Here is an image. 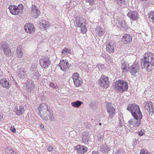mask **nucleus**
<instances>
[{
    "instance_id": "1",
    "label": "nucleus",
    "mask_w": 154,
    "mask_h": 154,
    "mask_svg": "<svg viewBox=\"0 0 154 154\" xmlns=\"http://www.w3.org/2000/svg\"><path fill=\"white\" fill-rule=\"evenodd\" d=\"M38 110L39 114L43 119L47 121L48 120L49 118L51 121L54 120L53 112L47 104L43 103L40 104L38 107Z\"/></svg>"
},
{
    "instance_id": "2",
    "label": "nucleus",
    "mask_w": 154,
    "mask_h": 154,
    "mask_svg": "<svg viewBox=\"0 0 154 154\" xmlns=\"http://www.w3.org/2000/svg\"><path fill=\"white\" fill-rule=\"evenodd\" d=\"M145 57L141 59V65L142 69L145 68L148 72L152 71L154 66V59L151 54H145Z\"/></svg>"
},
{
    "instance_id": "3",
    "label": "nucleus",
    "mask_w": 154,
    "mask_h": 154,
    "mask_svg": "<svg viewBox=\"0 0 154 154\" xmlns=\"http://www.w3.org/2000/svg\"><path fill=\"white\" fill-rule=\"evenodd\" d=\"M113 88L118 93H122L127 90L128 85V83L124 80H119L115 82Z\"/></svg>"
},
{
    "instance_id": "4",
    "label": "nucleus",
    "mask_w": 154,
    "mask_h": 154,
    "mask_svg": "<svg viewBox=\"0 0 154 154\" xmlns=\"http://www.w3.org/2000/svg\"><path fill=\"white\" fill-rule=\"evenodd\" d=\"M134 119H130L128 124L131 127H137L139 126L141 123V120L143 117L142 113H140L139 115L133 116Z\"/></svg>"
},
{
    "instance_id": "5",
    "label": "nucleus",
    "mask_w": 154,
    "mask_h": 154,
    "mask_svg": "<svg viewBox=\"0 0 154 154\" xmlns=\"http://www.w3.org/2000/svg\"><path fill=\"white\" fill-rule=\"evenodd\" d=\"M127 109L131 113L133 116H135L139 115L140 113H142L139 107L136 104H129L127 106Z\"/></svg>"
},
{
    "instance_id": "6",
    "label": "nucleus",
    "mask_w": 154,
    "mask_h": 154,
    "mask_svg": "<svg viewBox=\"0 0 154 154\" xmlns=\"http://www.w3.org/2000/svg\"><path fill=\"white\" fill-rule=\"evenodd\" d=\"M75 24L76 26L81 27V31L83 33L86 31L87 28L85 27V20L83 18L76 17L75 21Z\"/></svg>"
},
{
    "instance_id": "7",
    "label": "nucleus",
    "mask_w": 154,
    "mask_h": 154,
    "mask_svg": "<svg viewBox=\"0 0 154 154\" xmlns=\"http://www.w3.org/2000/svg\"><path fill=\"white\" fill-rule=\"evenodd\" d=\"M23 6L22 5H19L18 6L15 5H10L8 9L10 13L13 15H17L20 12L22 11Z\"/></svg>"
},
{
    "instance_id": "8",
    "label": "nucleus",
    "mask_w": 154,
    "mask_h": 154,
    "mask_svg": "<svg viewBox=\"0 0 154 154\" xmlns=\"http://www.w3.org/2000/svg\"><path fill=\"white\" fill-rule=\"evenodd\" d=\"M99 84L101 87L106 88L109 86V82L107 77L102 76L98 80Z\"/></svg>"
},
{
    "instance_id": "9",
    "label": "nucleus",
    "mask_w": 154,
    "mask_h": 154,
    "mask_svg": "<svg viewBox=\"0 0 154 154\" xmlns=\"http://www.w3.org/2000/svg\"><path fill=\"white\" fill-rule=\"evenodd\" d=\"M114 105L111 103H108L106 105V108L109 115L108 119H111L115 113V110Z\"/></svg>"
},
{
    "instance_id": "10",
    "label": "nucleus",
    "mask_w": 154,
    "mask_h": 154,
    "mask_svg": "<svg viewBox=\"0 0 154 154\" xmlns=\"http://www.w3.org/2000/svg\"><path fill=\"white\" fill-rule=\"evenodd\" d=\"M144 108L150 115H152L154 113V107L152 103L150 101L144 103Z\"/></svg>"
},
{
    "instance_id": "11",
    "label": "nucleus",
    "mask_w": 154,
    "mask_h": 154,
    "mask_svg": "<svg viewBox=\"0 0 154 154\" xmlns=\"http://www.w3.org/2000/svg\"><path fill=\"white\" fill-rule=\"evenodd\" d=\"M2 48L3 50L5 55L8 56H11L12 55L11 52L8 44L5 42H2L1 44Z\"/></svg>"
},
{
    "instance_id": "12",
    "label": "nucleus",
    "mask_w": 154,
    "mask_h": 154,
    "mask_svg": "<svg viewBox=\"0 0 154 154\" xmlns=\"http://www.w3.org/2000/svg\"><path fill=\"white\" fill-rule=\"evenodd\" d=\"M72 78L75 86L78 87L82 85V80L79 78V74L78 73L76 72L74 73L72 76Z\"/></svg>"
},
{
    "instance_id": "13",
    "label": "nucleus",
    "mask_w": 154,
    "mask_h": 154,
    "mask_svg": "<svg viewBox=\"0 0 154 154\" xmlns=\"http://www.w3.org/2000/svg\"><path fill=\"white\" fill-rule=\"evenodd\" d=\"M139 66L137 63H134L129 68V71L132 75L135 76L139 71Z\"/></svg>"
},
{
    "instance_id": "14",
    "label": "nucleus",
    "mask_w": 154,
    "mask_h": 154,
    "mask_svg": "<svg viewBox=\"0 0 154 154\" xmlns=\"http://www.w3.org/2000/svg\"><path fill=\"white\" fill-rule=\"evenodd\" d=\"M24 29L25 31L27 33H32L35 30L34 26L33 24L30 23H28L25 25Z\"/></svg>"
},
{
    "instance_id": "15",
    "label": "nucleus",
    "mask_w": 154,
    "mask_h": 154,
    "mask_svg": "<svg viewBox=\"0 0 154 154\" xmlns=\"http://www.w3.org/2000/svg\"><path fill=\"white\" fill-rule=\"evenodd\" d=\"M61 69L63 71H66L69 67V64L66 60H61L59 64Z\"/></svg>"
},
{
    "instance_id": "16",
    "label": "nucleus",
    "mask_w": 154,
    "mask_h": 154,
    "mask_svg": "<svg viewBox=\"0 0 154 154\" xmlns=\"http://www.w3.org/2000/svg\"><path fill=\"white\" fill-rule=\"evenodd\" d=\"M39 63L41 66L45 69L48 68L50 64V61L49 59L44 58L41 59L39 60Z\"/></svg>"
},
{
    "instance_id": "17",
    "label": "nucleus",
    "mask_w": 154,
    "mask_h": 154,
    "mask_svg": "<svg viewBox=\"0 0 154 154\" xmlns=\"http://www.w3.org/2000/svg\"><path fill=\"white\" fill-rule=\"evenodd\" d=\"M127 16L132 20H136L139 17L138 14L135 11H129L127 14Z\"/></svg>"
},
{
    "instance_id": "18",
    "label": "nucleus",
    "mask_w": 154,
    "mask_h": 154,
    "mask_svg": "<svg viewBox=\"0 0 154 154\" xmlns=\"http://www.w3.org/2000/svg\"><path fill=\"white\" fill-rule=\"evenodd\" d=\"M31 14L32 16L35 18H37L40 14L39 10L34 5L32 6Z\"/></svg>"
},
{
    "instance_id": "19",
    "label": "nucleus",
    "mask_w": 154,
    "mask_h": 154,
    "mask_svg": "<svg viewBox=\"0 0 154 154\" xmlns=\"http://www.w3.org/2000/svg\"><path fill=\"white\" fill-rule=\"evenodd\" d=\"M76 150L77 152L80 154H83L87 151V148L85 146H81L80 145H77L76 146Z\"/></svg>"
},
{
    "instance_id": "20",
    "label": "nucleus",
    "mask_w": 154,
    "mask_h": 154,
    "mask_svg": "<svg viewBox=\"0 0 154 154\" xmlns=\"http://www.w3.org/2000/svg\"><path fill=\"white\" fill-rule=\"evenodd\" d=\"M27 71L23 68H21L18 70V76L19 78L22 79H24L26 76V74Z\"/></svg>"
},
{
    "instance_id": "21",
    "label": "nucleus",
    "mask_w": 154,
    "mask_h": 154,
    "mask_svg": "<svg viewBox=\"0 0 154 154\" xmlns=\"http://www.w3.org/2000/svg\"><path fill=\"white\" fill-rule=\"evenodd\" d=\"M122 39L124 43L127 44L131 42L132 38L130 35L125 34L123 36Z\"/></svg>"
},
{
    "instance_id": "22",
    "label": "nucleus",
    "mask_w": 154,
    "mask_h": 154,
    "mask_svg": "<svg viewBox=\"0 0 154 154\" xmlns=\"http://www.w3.org/2000/svg\"><path fill=\"white\" fill-rule=\"evenodd\" d=\"M119 5V8H122L127 6V2L125 0H115Z\"/></svg>"
},
{
    "instance_id": "23",
    "label": "nucleus",
    "mask_w": 154,
    "mask_h": 154,
    "mask_svg": "<svg viewBox=\"0 0 154 154\" xmlns=\"http://www.w3.org/2000/svg\"><path fill=\"white\" fill-rule=\"evenodd\" d=\"M121 68L123 72L125 73L128 71L129 69L128 67V64L126 62L122 61Z\"/></svg>"
},
{
    "instance_id": "24",
    "label": "nucleus",
    "mask_w": 154,
    "mask_h": 154,
    "mask_svg": "<svg viewBox=\"0 0 154 154\" xmlns=\"http://www.w3.org/2000/svg\"><path fill=\"white\" fill-rule=\"evenodd\" d=\"M100 151L103 153H107L109 150V146L106 144H102L100 147Z\"/></svg>"
},
{
    "instance_id": "25",
    "label": "nucleus",
    "mask_w": 154,
    "mask_h": 154,
    "mask_svg": "<svg viewBox=\"0 0 154 154\" xmlns=\"http://www.w3.org/2000/svg\"><path fill=\"white\" fill-rule=\"evenodd\" d=\"M106 50L109 53H112L114 51V45L112 43H108L106 45Z\"/></svg>"
},
{
    "instance_id": "26",
    "label": "nucleus",
    "mask_w": 154,
    "mask_h": 154,
    "mask_svg": "<svg viewBox=\"0 0 154 154\" xmlns=\"http://www.w3.org/2000/svg\"><path fill=\"white\" fill-rule=\"evenodd\" d=\"M0 85L3 87L8 88H9V82L6 79H2L0 80Z\"/></svg>"
},
{
    "instance_id": "27",
    "label": "nucleus",
    "mask_w": 154,
    "mask_h": 154,
    "mask_svg": "<svg viewBox=\"0 0 154 154\" xmlns=\"http://www.w3.org/2000/svg\"><path fill=\"white\" fill-rule=\"evenodd\" d=\"M22 48V46L20 45H19L18 46L17 49V56L20 58H21L23 55Z\"/></svg>"
},
{
    "instance_id": "28",
    "label": "nucleus",
    "mask_w": 154,
    "mask_h": 154,
    "mask_svg": "<svg viewBox=\"0 0 154 154\" xmlns=\"http://www.w3.org/2000/svg\"><path fill=\"white\" fill-rule=\"evenodd\" d=\"M40 24V28L44 29L45 30H46L47 28L50 26L49 24L47 23L45 20H42Z\"/></svg>"
},
{
    "instance_id": "29",
    "label": "nucleus",
    "mask_w": 154,
    "mask_h": 154,
    "mask_svg": "<svg viewBox=\"0 0 154 154\" xmlns=\"http://www.w3.org/2000/svg\"><path fill=\"white\" fill-rule=\"evenodd\" d=\"M16 110V114L18 115H20L24 112V109L23 107L22 106H19V107L15 108Z\"/></svg>"
},
{
    "instance_id": "30",
    "label": "nucleus",
    "mask_w": 154,
    "mask_h": 154,
    "mask_svg": "<svg viewBox=\"0 0 154 154\" xmlns=\"http://www.w3.org/2000/svg\"><path fill=\"white\" fill-rule=\"evenodd\" d=\"M97 35L100 36L104 34V31L103 29L97 28L95 30Z\"/></svg>"
},
{
    "instance_id": "31",
    "label": "nucleus",
    "mask_w": 154,
    "mask_h": 154,
    "mask_svg": "<svg viewBox=\"0 0 154 154\" xmlns=\"http://www.w3.org/2000/svg\"><path fill=\"white\" fill-rule=\"evenodd\" d=\"M83 103V102L81 101L78 100L71 103V105L74 107L78 108Z\"/></svg>"
},
{
    "instance_id": "32",
    "label": "nucleus",
    "mask_w": 154,
    "mask_h": 154,
    "mask_svg": "<svg viewBox=\"0 0 154 154\" xmlns=\"http://www.w3.org/2000/svg\"><path fill=\"white\" fill-rule=\"evenodd\" d=\"M118 23L124 29L126 30L127 29V25L125 21L122 20H119L118 21Z\"/></svg>"
},
{
    "instance_id": "33",
    "label": "nucleus",
    "mask_w": 154,
    "mask_h": 154,
    "mask_svg": "<svg viewBox=\"0 0 154 154\" xmlns=\"http://www.w3.org/2000/svg\"><path fill=\"white\" fill-rule=\"evenodd\" d=\"M72 51L69 48H65L62 51V54H63L66 55L68 54H71Z\"/></svg>"
},
{
    "instance_id": "34",
    "label": "nucleus",
    "mask_w": 154,
    "mask_h": 154,
    "mask_svg": "<svg viewBox=\"0 0 154 154\" xmlns=\"http://www.w3.org/2000/svg\"><path fill=\"white\" fill-rule=\"evenodd\" d=\"M34 87V84L32 82H27L26 88L27 89H30V91H31L33 89Z\"/></svg>"
},
{
    "instance_id": "35",
    "label": "nucleus",
    "mask_w": 154,
    "mask_h": 154,
    "mask_svg": "<svg viewBox=\"0 0 154 154\" xmlns=\"http://www.w3.org/2000/svg\"><path fill=\"white\" fill-rule=\"evenodd\" d=\"M36 66L34 64H33L30 68V70H31L32 72L35 71Z\"/></svg>"
},
{
    "instance_id": "36",
    "label": "nucleus",
    "mask_w": 154,
    "mask_h": 154,
    "mask_svg": "<svg viewBox=\"0 0 154 154\" xmlns=\"http://www.w3.org/2000/svg\"><path fill=\"white\" fill-rule=\"evenodd\" d=\"M149 18L152 19L154 18V12L153 11H151L149 14Z\"/></svg>"
},
{
    "instance_id": "37",
    "label": "nucleus",
    "mask_w": 154,
    "mask_h": 154,
    "mask_svg": "<svg viewBox=\"0 0 154 154\" xmlns=\"http://www.w3.org/2000/svg\"><path fill=\"white\" fill-rule=\"evenodd\" d=\"M95 0H85L86 2H88L90 5H92L94 3Z\"/></svg>"
},
{
    "instance_id": "38",
    "label": "nucleus",
    "mask_w": 154,
    "mask_h": 154,
    "mask_svg": "<svg viewBox=\"0 0 154 154\" xmlns=\"http://www.w3.org/2000/svg\"><path fill=\"white\" fill-rule=\"evenodd\" d=\"M144 132L143 130H141L140 131L138 132L139 135L140 136H143L144 134Z\"/></svg>"
},
{
    "instance_id": "39",
    "label": "nucleus",
    "mask_w": 154,
    "mask_h": 154,
    "mask_svg": "<svg viewBox=\"0 0 154 154\" xmlns=\"http://www.w3.org/2000/svg\"><path fill=\"white\" fill-rule=\"evenodd\" d=\"M140 154H150L149 152H148L146 151L141 150Z\"/></svg>"
},
{
    "instance_id": "40",
    "label": "nucleus",
    "mask_w": 154,
    "mask_h": 154,
    "mask_svg": "<svg viewBox=\"0 0 154 154\" xmlns=\"http://www.w3.org/2000/svg\"><path fill=\"white\" fill-rule=\"evenodd\" d=\"M54 149V148L51 146H49L48 148V150L49 152L52 151Z\"/></svg>"
},
{
    "instance_id": "41",
    "label": "nucleus",
    "mask_w": 154,
    "mask_h": 154,
    "mask_svg": "<svg viewBox=\"0 0 154 154\" xmlns=\"http://www.w3.org/2000/svg\"><path fill=\"white\" fill-rule=\"evenodd\" d=\"M50 86V87L52 88H54L55 87V85L53 83H50L49 85Z\"/></svg>"
},
{
    "instance_id": "42",
    "label": "nucleus",
    "mask_w": 154,
    "mask_h": 154,
    "mask_svg": "<svg viewBox=\"0 0 154 154\" xmlns=\"http://www.w3.org/2000/svg\"><path fill=\"white\" fill-rule=\"evenodd\" d=\"M114 154H121L120 150V149L117 150Z\"/></svg>"
},
{
    "instance_id": "43",
    "label": "nucleus",
    "mask_w": 154,
    "mask_h": 154,
    "mask_svg": "<svg viewBox=\"0 0 154 154\" xmlns=\"http://www.w3.org/2000/svg\"><path fill=\"white\" fill-rule=\"evenodd\" d=\"M88 139L87 138V137L86 138H85L84 137H83L82 138V141L83 142H85L86 141H88Z\"/></svg>"
},
{
    "instance_id": "44",
    "label": "nucleus",
    "mask_w": 154,
    "mask_h": 154,
    "mask_svg": "<svg viewBox=\"0 0 154 154\" xmlns=\"http://www.w3.org/2000/svg\"><path fill=\"white\" fill-rule=\"evenodd\" d=\"M119 126H122V122L121 121L120 119H119Z\"/></svg>"
},
{
    "instance_id": "45",
    "label": "nucleus",
    "mask_w": 154,
    "mask_h": 154,
    "mask_svg": "<svg viewBox=\"0 0 154 154\" xmlns=\"http://www.w3.org/2000/svg\"><path fill=\"white\" fill-rule=\"evenodd\" d=\"M34 76L36 77L37 79H38L39 78V74L37 73H35L34 74Z\"/></svg>"
},
{
    "instance_id": "46",
    "label": "nucleus",
    "mask_w": 154,
    "mask_h": 154,
    "mask_svg": "<svg viewBox=\"0 0 154 154\" xmlns=\"http://www.w3.org/2000/svg\"><path fill=\"white\" fill-rule=\"evenodd\" d=\"M11 130L13 132H15L16 131L15 128L13 127H11Z\"/></svg>"
},
{
    "instance_id": "47",
    "label": "nucleus",
    "mask_w": 154,
    "mask_h": 154,
    "mask_svg": "<svg viewBox=\"0 0 154 154\" xmlns=\"http://www.w3.org/2000/svg\"><path fill=\"white\" fill-rule=\"evenodd\" d=\"M40 127L41 128H44V125L42 124H41Z\"/></svg>"
},
{
    "instance_id": "48",
    "label": "nucleus",
    "mask_w": 154,
    "mask_h": 154,
    "mask_svg": "<svg viewBox=\"0 0 154 154\" xmlns=\"http://www.w3.org/2000/svg\"><path fill=\"white\" fill-rule=\"evenodd\" d=\"M91 154H99L98 153H97L96 152H92V153Z\"/></svg>"
},
{
    "instance_id": "49",
    "label": "nucleus",
    "mask_w": 154,
    "mask_h": 154,
    "mask_svg": "<svg viewBox=\"0 0 154 154\" xmlns=\"http://www.w3.org/2000/svg\"><path fill=\"white\" fill-rule=\"evenodd\" d=\"M10 149V152L11 153H12L13 152V150H12V149Z\"/></svg>"
},
{
    "instance_id": "50",
    "label": "nucleus",
    "mask_w": 154,
    "mask_h": 154,
    "mask_svg": "<svg viewBox=\"0 0 154 154\" xmlns=\"http://www.w3.org/2000/svg\"><path fill=\"white\" fill-rule=\"evenodd\" d=\"M152 20L153 22L154 23V18L152 19Z\"/></svg>"
},
{
    "instance_id": "51",
    "label": "nucleus",
    "mask_w": 154,
    "mask_h": 154,
    "mask_svg": "<svg viewBox=\"0 0 154 154\" xmlns=\"http://www.w3.org/2000/svg\"><path fill=\"white\" fill-rule=\"evenodd\" d=\"M140 0L142 1H147V0Z\"/></svg>"
},
{
    "instance_id": "52",
    "label": "nucleus",
    "mask_w": 154,
    "mask_h": 154,
    "mask_svg": "<svg viewBox=\"0 0 154 154\" xmlns=\"http://www.w3.org/2000/svg\"><path fill=\"white\" fill-rule=\"evenodd\" d=\"M99 125H101V123H99Z\"/></svg>"
}]
</instances>
